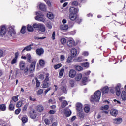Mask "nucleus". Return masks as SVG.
I'll return each instance as SVG.
<instances>
[{"instance_id": "f257e3e1", "label": "nucleus", "mask_w": 126, "mask_h": 126, "mask_svg": "<svg viewBox=\"0 0 126 126\" xmlns=\"http://www.w3.org/2000/svg\"><path fill=\"white\" fill-rule=\"evenodd\" d=\"M100 98L101 91L97 90L94 94L91 95L90 101L92 103H94V102H99Z\"/></svg>"}, {"instance_id": "f03ea898", "label": "nucleus", "mask_w": 126, "mask_h": 126, "mask_svg": "<svg viewBox=\"0 0 126 126\" xmlns=\"http://www.w3.org/2000/svg\"><path fill=\"white\" fill-rule=\"evenodd\" d=\"M35 19L36 20H37V21L45 22V18L41 12H36V16L35 17Z\"/></svg>"}, {"instance_id": "7ed1b4c3", "label": "nucleus", "mask_w": 126, "mask_h": 126, "mask_svg": "<svg viewBox=\"0 0 126 126\" xmlns=\"http://www.w3.org/2000/svg\"><path fill=\"white\" fill-rule=\"evenodd\" d=\"M122 87V85L120 83H118L115 87L114 89L116 91L117 96H120L121 95V88Z\"/></svg>"}, {"instance_id": "20e7f679", "label": "nucleus", "mask_w": 126, "mask_h": 126, "mask_svg": "<svg viewBox=\"0 0 126 126\" xmlns=\"http://www.w3.org/2000/svg\"><path fill=\"white\" fill-rule=\"evenodd\" d=\"M0 33L1 36H4L6 34V27L5 26H1L0 27Z\"/></svg>"}, {"instance_id": "39448f33", "label": "nucleus", "mask_w": 126, "mask_h": 126, "mask_svg": "<svg viewBox=\"0 0 126 126\" xmlns=\"http://www.w3.org/2000/svg\"><path fill=\"white\" fill-rule=\"evenodd\" d=\"M67 45L68 46V47L71 48V47H74V46H75V42L73 39L71 38L67 41Z\"/></svg>"}, {"instance_id": "423d86ee", "label": "nucleus", "mask_w": 126, "mask_h": 126, "mask_svg": "<svg viewBox=\"0 0 126 126\" xmlns=\"http://www.w3.org/2000/svg\"><path fill=\"white\" fill-rule=\"evenodd\" d=\"M69 12L70 14H76L77 13H78L79 10L77 8H74L73 7H71L69 8Z\"/></svg>"}, {"instance_id": "0eeeda50", "label": "nucleus", "mask_w": 126, "mask_h": 126, "mask_svg": "<svg viewBox=\"0 0 126 126\" xmlns=\"http://www.w3.org/2000/svg\"><path fill=\"white\" fill-rule=\"evenodd\" d=\"M30 117L31 119H36L37 118V113L35 110H32L30 113Z\"/></svg>"}, {"instance_id": "6e6552de", "label": "nucleus", "mask_w": 126, "mask_h": 126, "mask_svg": "<svg viewBox=\"0 0 126 126\" xmlns=\"http://www.w3.org/2000/svg\"><path fill=\"white\" fill-rule=\"evenodd\" d=\"M9 34L10 36H13L16 34L15 31H14V28L11 26H9Z\"/></svg>"}, {"instance_id": "1a4fd4ad", "label": "nucleus", "mask_w": 126, "mask_h": 126, "mask_svg": "<svg viewBox=\"0 0 126 126\" xmlns=\"http://www.w3.org/2000/svg\"><path fill=\"white\" fill-rule=\"evenodd\" d=\"M113 122L114 124H116V125H120L122 122H123V119L119 117L117 118H115L113 120Z\"/></svg>"}, {"instance_id": "9d476101", "label": "nucleus", "mask_w": 126, "mask_h": 126, "mask_svg": "<svg viewBox=\"0 0 126 126\" xmlns=\"http://www.w3.org/2000/svg\"><path fill=\"white\" fill-rule=\"evenodd\" d=\"M19 67L20 70H24V68H25V62L20 61L19 63Z\"/></svg>"}, {"instance_id": "9b49d317", "label": "nucleus", "mask_w": 126, "mask_h": 126, "mask_svg": "<svg viewBox=\"0 0 126 126\" xmlns=\"http://www.w3.org/2000/svg\"><path fill=\"white\" fill-rule=\"evenodd\" d=\"M75 75H76V71L73 69H71L69 72V76L71 78H73L75 77Z\"/></svg>"}, {"instance_id": "f8f14e48", "label": "nucleus", "mask_w": 126, "mask_h": 126, "mask_svg": "<svg viewBox=\"0 0 126 126\" xmlns=\"http://www.w3.org/2000/svg\"><path fill=\"white\" fill-rule=\"evenodd\" d=\"M77 54V50L75 48H72L71 49V56L72 58H75Z\"/></svg>"}, {"instance_id": "ddd939ff", "label": "nucleus", "mask_w": 126, "mask_h": 126, "mask_svg": "<svg viewBox=\"0 0 126 126\" xmlns=\"http://www.w3.org/2000/svg\"><path fill=\"white\" fill-rule=\"evenodd\" d=\"M36 66V62H33L32 63L30 67V72H34L35 70V66Z\"/></svg>"}, {"instance_id": "4468645a", "label": "nucleus", "mask_w": 126, "mask_h": 126, "mask_svg": "<svg viewBox=\"0 0 126 126\" xmlns=\"http://www.w3.org/2000/svg\"><path fill=\"white\" fill-rule=\"evenodd\" d=\"M39 7L40 9H41V10H42V11H46L47 9V7L46 6V5H45L44 3H41L39 5Z\"/></svg>"}, {"instance_id": "2eb2a0df", "label": "nucleus", "mask_w": 126, "mask_h": 126, "mask_svg": "<svg viewBox=\"0 0 126 126\" xmlns=\"http://www.w3.org/2000/svg\"><path fill=\"white\" fill-rule=\"evenodd\" d=\"M64 114L66 117H69L71 115V111L68 109H65Z\"/></svg>"}, {"instance_id": "dca6fc26", "label": "nucleus", "mask_w": 126, "mask_h": 126, "mask_svg": "<svg viewBox=\"0 0 126 126\" xmlns=\"http://www.w3.org/2000/svg\"><path fill=\"white\" fill-rule=\"evenodd\" d=\"M36 110L39 113L43 112L44 111V106L42 105H39L36 106Z\"/></svg>"}, {"instance_id": "f3484780", "label": "nucleus", "mask_w": 126, "mask_h": 126, "mask_svg": "<svg viewBox=\"0 0 126 126\" xmlns=\"http://www.w3.org/2000/svg\"><path fill=\"white\" fill-rule=\"evenodd\" d=\"M69 18L73 21L76 20V19H77V15L76 14H70Z\"/></svg>"}, {"instance_id": "a211bd4d", "label": "nucleus", "mask_w": 126, "mask_h": 126, "mask_svg": "<svg viewBox=\"0 0 126 126\" xmlns=\"http://www.w3.org/2000/svg\"><path fill=\"white\" fill-rule=\"evenodd\" d=\"M36 54L38 56H41L44 54V49L43 48H38L36 50Z\"/></svg>"}, {"instance_id": "6ab92c4d", "label": "nucleus", "mask_w": 126, "mask_h": 126, "mask_svg": "<svg viewBox=\"0 0 126 126\" xmlns=\"http://www.w3.org/2000/svg\"><path fill=\"white\" fill-rule=\"evenodd\" d=\"M38 30L41 32H45V31L46 30V29L45 28V25H44V24H43L40 23L38 28Z\"/></svg>"}, {"instance_id": "aec40b11", "label": "nucleus", "mask_w": 126, "mask_h": 126, "mask_svg": "<svg viewBox=\"0 0 126 126\" xmlns=\"http://www.w3.org/2000/svg\"><path fill=\"white\" fill-rule=\"evenodd\" d=\"M118 110L116 109H112L110 110V114L112 115V116H114V117H116L117 115H118Z\"/></svg>"}, {"instance_id": "412c9836", "label": "nucleus", "mask_w": 126, "mask_h": 126, "mask_svg": "<svg viewBox=\"0 0 126 126\" xmlns=\"http://www.w3.org/2000/svg\"><path fill=\"white\" fill-rule=\"evenodd\" d=\"M76 107L77 111H79V112H81V111H82V104L81 103H77L76 104Z\"/></svg>"}, {"instance_id": "4be33fe9", "label": "nucleus", "mask_w": 126, "mask_h": 126, "mask_svg": "<svg viewBox=\"0 0 126 126\" xmlns=\"http://www.w3.org/2000/svg\"><path fill=\"white\" fill-rule=\"evenodd\" d=\"M33 46V44H30V45L25 47L22 50V52L23 53L24 51H31V50H32V47L31 46Z\"/></svg>"}, {"instance_id": "5701e85b", "label": "nucleus", "mask_w": 126, "mask_h": 126, "mask_svg": "<svg viewBox=\"0 0 126 126\" xmlns=\"http://www.w3.org/2000/svg\"><path fill=\"white\" fill-rule=\"evenodd\" d=\"M102 93L103 94H105L106 93H108L109 92V87L105 86L101 89Z\"/></svg>"}, {"instance_id": "b1692460", "label": "nucleus", "mask_w": 126, "mask_h": 126, "mask_svg": "<svg viewBox=\"0 0 126 126\" xmlns=\"http://www.w3.org/2000/svg\"><path fill=\"white\" fill-rule=\"evenodd\" d=\"M81 78H82V74L81 73L77 74L75 77L76 81H80Z\"/></svg>"}, {"instance_id": "393cba45", "label": "nucleus", "mask_w": 126, "mask_h": 126, "mask_svg": "<svg viewBox=\"0 0 126 126\" xmlns=\"http://www.w3.org/2000/svg\"><path fill=\"white\" fill-rule=\"evenodd\" d=\"M14 105H13V101L12 100H11L10 102V104L9 106V110L10 111H14Z\"/></svg>"}, {"instance_id": "a878e982", "label": "nucleus", "mask_w": 126, "mask_h": 126, "mask_svg": "<svg viewBox=\"0 0 126 126\" xmlns=\"http://www.w3.org/2000/svg\"><path fill=\"white\" fill-rule=\"evenodd\" d=\"M60 28L61 30H67L68 29V26L65 24L62 25L60 26Z\"/></svg>"}, {"instance_id": "bb28decb", "label": "nucleus", "mask_w": 126, "mask_h": 126, "mask_svg": "<svg viewBox=\"0 0 126 126\" xmlns=\"http://www.w3.org/2000/svg\"><path fill=\"white\" fill-rule=\"evenodd\" d=\"M121 98L123 101L126 100V91H123L121 94Z\"/></svg>"}, {"instance_id": "cd10ccee", "label": "nucleus", "mask_w": 126, "mask_h": 126, "mask_svg": "<svg viewBox=\"0 0 126 126\" xmlns=\"http://www.w3.org/2000/svg\"><path fill=\"white\" fill-rule=\"evenodd\" d=\"M27 30L29 32H33V31H34V28H33V27H32L31 25H28L27 26Z\"/></svg>"}, {"instance_id": "c85d7f7f", "label": "nucleus", "mask_w": 126, "mask_h": 126, "mask_svg": "<svg viewBox=\"0 0 126 126\" xmlns=\"http://www.w3.org/2000/svg\"><path fill=\"white\" fill-rule=\"evenodd\" d=\"M61 91L63 93H67V89H66V87L65 86H62L61 88Z\"/></svg>"}, {"instance_id": "c756f323", "label": "nucleus", "mask_w": 126, "mask_h": 126, "mask_svg": "<svg viewBox=\"0 0 126 126\" xmlns=\"http://www.w3.org/2000/svg\"><path fill=\"white\" fill-rule=\"evenodd\" d=\"M67 105H68V103H67V101H66V100H64L62 103L61 107L62 108H65V107H66Z\"/></svg>"}, {"instance_id": "7c9ffc66", "label": "nucleus", "mask_w": 126, "mask_h": 126, "mask_svg": "<svg viewBox=\"0 0 126 126\" xmlns=\"http://www.w3.org/2000/svg\"><path fill=\"white\" fill-rule=\"evenodd\" d=\"M64 72V68H62L59 71V77L60 78H62V76L63 75V73Z\"/></svg>"}, {"instance_id": "2f4dec72", "label": "nucleus", "mask_w": 126, "mask_h": 126, "mask_svg": "<svg viewBox=\"0 0 126 126\" xmlns=\"http://www.w3.org/2000/svg\"><path fill=\"white\" fill-rule=\"evenodd\" d=\"M29 71V68L28 67H26L24 69V74H23V75L24 76L27 75V74H28V71Z\"/></svg>"}, {"instance_id": "473e14b6", "label": "nucleus", "mask_w": 126, "mask_h": 126, "mask_svg": "<svg viewBox=\"0 0 126 126\" xmlns=\"http://www.w3.org/2000/svg\"><path fill=\"white\" fill-rule=\"evenodd\" d=\"M42 87L43 88H48V87H49V83L44 81Z\"/></svg>"}, {"instance_id": "72a5a7b5", "label": "nucleus", "mask_w": 126, "mask_h": 126, "mask_svg": "<svg viewBox=\"0 0 126 126\" xmlns=\"http://www.w3.org/2000/svg\"><path fill=\"white\" fill-rule=\"evenodd\" d=\"M0 109L1 111H5L6 110V106L4 104L0 105Z\"/></svg>"}, {"instance_id": "f704fd0d", "label": "nucleus", "mask_w": 126, "mask_h": 126, "mask_svg": "<svg viewBox=\"0 0 126 126\" xmlns=\"http://www.w3.org/2000/svg\"><path fill=\"white\" fill-rule=\"evenodd\" d=\"M39 63L41 66H44V65H45V60L43 59H40L39 61Z\"/></svg>"}, {"instance_id": "c9c22d12", "label": "nucleus", "mask_w": 126, "mask_h": 126, "mask_svg": "<svg viewBox=\"0 0 126 126\" xmlns=\"http://www.w3.org/2000/svg\"><path fill=\"white\" fill-rule=\"evenodd\" d=\"M84 111L85 113H89L90 111V107L88 105H85L84 108Z\"/></svg>"}, {"instance_id": "e433bc0d", "label": "nucleus", "mask_w": 126, "mask_h": 126, "mask_svg": "<svg viewBox=\"0 0 126 126\" xmlns=\"http://www.w3.org/2000/svg\"><path fill=\"white\" fill-rule=\"evenodd\" d=\"M23 105V101H19L16 104V107L17 108H20L22 107Z\"/></svg>"}, {"instance_id": "4c0bfd02", "label": "nucleus", "mask_w": 126, "mask_h": 126, "mask_svg": "<svg viewBox=\"0 0 126 126\" xmlns=\"http://www.w3.org/2000/svg\"><path fill=\"white\" fill-rule=\"evenodd\" d=\"M47 16L49 19H53L54 18V14L52 13H48L47 14Z\"/></svg>"}, {"instance_id": "58836bf2", "label": "nucleus", "mask_w": 126, "mask_h": 126, "mask_svg": "<svg viewBox=\"0 0 126 126\" xmlns=\"http://www.w3.org/2000/svg\"><path fill=\"white\" fill-rule=\"evenodd\" d=\"M82 66L88 68V67H89V63L88 62L83 63H82Z\"/></svg>"}, {"instance_id": "ea45409f", "label": "nucleus", "mask_w": 126, "mask_h": 126, "mask_svg": "<svg viewBox=\"0 0 126 126\" xmlns=\"http://www.w3.org/2000/svg\"><path fill=\"white\" fill-rule=\"evenodd\" d=\"M26 29V27L25 26H23L22 27L21 29V33L22 34H25V32L26 31H25V29Z\"/></svg>"}, {"instance_id": "a19ab883", "label": "nucleus", "mask_w": 126, "mask_h": 126, "mask_svg": "<svg viewBox=\"0 0 126 126\" xmlns=\"http://www.w3.org/2000/svg\"><path fill=\"white\" fill-rule=\"evenodd\" d=\"M61 44H62V45H64V44H66V39H65V38H61Z\"/></svg>"}, {"instance_id": "79ce46f5", "label": "nucleus", "mask_w": 126, "mask_h": 126, "mask_svg": "<svg viewBox=\"0 0 126 126\" xmlns=\"http://www.w3.org/2000/svg\"><path fill=\"white\" fill-rule=\"evenodd\" d=\"M46 24L48 28L49 29H52V24L51 23V22L48 21Z\"/></svg>"}, {"instance_id": "37998d69", "label": "nucleus", "mask_w": 126, "mask_h": 126, "mask_svg": "<svg viewBox=\"0 0 126 126\" xmlns=\"http://www.w3.org/2000/svg\"><path fill=\"white\" fill-rule=\"evenodd\" d=\"M28 105H29V103H27L24 106L22 109L23 112H26V110H27V108L28 107Z\"/></svg>"}, {"instance_id": "c03bdc74", "label": "nucleus", "mask_w": 126, "mask_h": 126, "mask_svg": "<svg viewBox=\"0 0 126 126\" xmlns=\"http://www.w3.org/2000/svg\"><path fill=\"white\" fill-rule=\"evenodd\" d=\"M71 5L74 6H77L78 5V2L77 1H74L73 2H70Z\"/></svg>"}, {"instance_id": "a18cd8bd", "label": "nucleus", "mask_w": 126, "mask_h": 126, "mask_svg": "<svg viewBox=\"0 0 126 126\" xmlns=\"http://www.w3.org/2000/svg\"><path fill=\"white\" fill-rule=\"evenodd\" d=\"M109 109V105H104L103 106H102L101 108H100V109L101 110H108Z\"/></svg>"}, {"instance_id": "49530a36", "label": "nucleus", "mask_w": 126, "mask_h": 126, "mask_svg": "<svg viewBox=\"0 0 126 126\" xmlns=\"http://www.w3.org/2000/svg\"><path fill=\"white\" fill-rule=\"evenodd\" d=\"M75 68L78 71H81L83 69V68L80 66H76Z\"/></svg>"}, {"instance_id": "de8ad7c7", "label": "nucleus", "mask_w": 126, "mask_h": 126, "mask_svg": "<svg viewBox=\"0 0 126 126\" xmlns=\"http://www.w3.org/2000/svg\"><path fill=\"white\" fill-rule=\"evenodd\" d=\"M16 63H17V59H15V58H14L11 61V64L13 65V64H15Z\"/></svg>"}, {"instance_id": "09e8293b", "label": "nucleus", "mask_w": 126, "mask_h": 126, "mask_svg": "<svg viewBox=\"0 0 126 126\" xmlns=\"http://www.w3.org/2000/svg\"><path fill=\"white\" fill-rule=\"evenodd\" d=\"M79 117L80 118V119H83L85 117L84 113H83V112H79Z\"/></svg>"}, {"instance_id": "8fccbe9b", "label": "nucleus", "mask_w": 126, "mask_h": 126, "mask_svg": "<svg viewBox=\"0 0 126 126\" xmlns=\"http://www.w3.org/2000/svg\"><path fill=\"white\" fill-rule=\"evenodd\" d=\"M18 95H16L15 96H13L12 97V101H13L14 102H17L18 101Z\"/></svg>"}, {"instance_id": "3c124183", "label": "nucleus", "mask_w": 126, "mask_h": 126, "mask_svg": "<svg viewBox=\"0 0 126 126\" xmlns=\"http://www.w3.org/2000/svg\"><path fill=\"white\" fill-rule=\"evenodd\" d=\"M49 76H50V74H49V73H46L45 74V79L44 80V81L45 82H47V81H49Z\"/></svg>"}, {"instance_id": "603ef678", "label": "nucleus", "mask_w": 126, "mask_h": 126, "mask_svg": "<svg viewBox=\"0 0 126 126\" xmlns=\"http://www.w3.org/2000/svg\"><path fill=\"white\" fill-rule=\"evenodd\" d=\"M26 58L28 60V62H31V56L30 54H27L26 55Z\"/></svg>"}, {"instance_id": "864d4df0", "label": "nucleus", "mask_w": 126, "mask_h": 126, "mask_svg": "<svg viewBox=\"0 0 126 126\" xmlns=\"http://www.w3.org/2000/svg\"><path fill=\"white\" fill-rule=\"evenodd\" d=\"M67 63H71L72 62V56H69L67 59Z\"/></svg>"}, {"instance_id": "5fc2aeb1", "label": "nucleus", "mask_w": 126, "mask_h": 126, "mask_svg": "<svg viewBox=\"0 0 126 126\" xmlns=\"http://www.w3.org/2000/svg\"><path fill=\"white\" fill-rule=\"evenodd\" d=\"M41 23H35L33 25V28H39V26H40V24Z\"/></svg>"}, {"instance_id": "6e6d98bb", "label": "nucleus", "mask_w": 126, "mask_h": 126, "mask_svg": "<svg viewBox=\"0 0 126 126\" xmlns=\"http://www.w3.org/2000/svg\"><path fill=\"white\" fill-rule=\"evenodd\" d=\"M62 67V64H58L54 65L55 69H59V68H60V67Z\"/></svg>"}, {"instance_id": "4d7b16f0", "label": "nucleus", "mask_w": 126, "mask_h": 126, "mask_svg": "<svg viewBox=\"0 0 126 126\" xmlns=\"http://www.w3.org/2000/svg\"><path fill=\"white\" fill-rule=\"evenodd\" d=\"M44 92L43 89H40L37 91V95H41Z\"/></svg>"}, {"instance_id": "13d9d810", "label": "nucleus", "mask_w": 126, "mask_h": 126, "mask_svg": "<svg viewBox=\"0 0 126 126\" xmlns=\"http://www.w3.org/2000/svg\"><path fill=\"white\" fill-rule=\"evenodd\" d=\"M20 112H21V109L18 108L15 111V113L16 114V115H18L19 113H20Z\"/></svg>"}, {"instance_id": "bf43d9fd", "label": "nucleus", "mask_w": 126, "mask_h": 126, "mask_svg": "<svg viewBox=\"0 0 126 126\" xmlns=\"http://www.w3.org/2000/svg\"><path fill=\"white\" fill-rule=\"evenodd\" d=\"M36 81V87H40V81L38 80L37 78H35Z\"/></svg>"}, {"instance_id": "052dcab7", "label": "nucleus", "mask_w": 126, "mask_h": 126, "mask_svg": "<svg viewBox=\"0 0 126 126\" xmlns=\"http://www.w3.org/2000/svg\"><path fill=\"white\" fill-rule=\"evenodd\" d=\"M83 82H87L88 81V79L87 77H83L82 78Z\"/></svg>"}, {"instance_id": "680f3d73", "label": "nucleus", "mask_w": 126, "mask_h": 126, "mask_svg": "<svg viewBox=\"0 0 126 126\" xmlns=\"http://www.w3.org/2000/svg\"><path fill=\"white\" fill-rule=\"evenodd\" d=\"M44 122L46 124V125H50V121L48 119H45L44 120Z\"/></svg>"}, {"instance_id": "e2e57ef3", "label": "nucleus", "mask_w": 126, "mask_h": 126, "mask_svg": "<svg viewBox=\"0 0 126 126\" xmlns=\"http://www.w3.org/2000/svg\"><path fill=\"white\" fill-rule=\"evenodd\" d=\"M3 54H4L3 50L0 49V58H1V57L3 56Z\"/></svg>"}, {"instance_id": "0e129e2a", "label": "nucleus", "mask_w": 126, "mask_h": 126, "mask_svg": "<svg viewBox=\"0 0 126 126\" xmlns=\"http://www.w3.org/2000/svg\"><path fill=\"white\" fill-rule=\"evenodd\" d=\"M22 121L23 122V123H26L27 122V118L23 117L22 118Z\"/></svg>"}, {"instance_id": "69168bd1", "label": "nucleus", "mask_w": 126, "mask_h": 126, "mask_svg": "<svg viewBox=\"0 0 126 126\" xmlns=\"http://www.w3.org/2000/svg\"><path fill=\"white\" fill-rule=\"evenodd\" d=\"M64 59H65V57H64V55H62L60 56V60L61 61H64Z\"/></svg>"}, {"instance_id": "338daca9", "label": "nucleus", "mask_w": 126, "mask_h": 126, "mask_svg": "<svg viewBox=\"0 0 126 126\" xmlns=\"http://www.w3.org/2000/svg\"><path fill=\"white\" fill-rule=\"evenodd\" d=\"M39 78L40 79H41V80H43V79H44V78H45V76H44V75H43V74H40L39 75Z\"/></svg>"}, {"instance_id": "774afa93", "label": "nucleus", "mask_w": 126, "mask_h": 126, "mask_svg": "<svg viewBox=\"0 0 126 126\" xmlns=\"http://www.w3.org/2000/svg\"><path fill=\"white\" fill-rule=\"evenodd\" d=\"M81 21H82V20L78 18L77 17V19H76V22H77V23H80V22H81Z\"/></svg>"}]
</instances>
